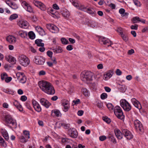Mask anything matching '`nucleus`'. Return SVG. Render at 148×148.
Returning a JSON list of instances; mask_svg holds the SVG:
<instances>
[{"mask_svg": "<svg viewBox=\"0 0 148 148\" xmlns=\"http://www.w3.org/2000/svg\"><path fill=\"white\" fill-rule=\"evenodd\" d=\"M1 79L2 80H5L6 83L9 82V77H8V75L5 73H3L1 75Z\"/></svg>", "mask_w": 148, "mask_h": 148, "instance_id": "6ab92c4d", "label": "nucleus"}, {"mask_svg": "<svg viewBox=\"0 0 148 148\" xmlns=\"http://www.w3.org/2000/svg\"><path fill=\"white\" fill-rule=\"evenodd\" d=\"M40 103L43 106L47 108L51 105V103L47 99L44 98H42L40 100Z\"/></svg>", "mask_w": 148, "mask_h": 148, "instance_id": "ddd939ff", "label": "nucleus"}, {"mask_svg": "<svg viewBox=\"0 0 148 148\" xmlns=\"http://www.w3.org/2000/svg\"><path fill=\"white\" fill-rule=\"evenodd\" d=\"M66 49L68 51H71L73 49V46L69 45L66 47Z\"/></svg>", "mask_w": 148, "mask_h": 148, "instance_id": "4d7b16f0", "label": "nucleus"}, {"mask_svg": "<svg viewBox=\"0 0 148 148\" xmlns=\"http://www.w3.org/2000/svg\"><path fill=\"white\" fill-rule=\"evenodd\" d=\"M32 103L34 108V106H37V105L39 104L34 99L32 100Z\"/></svg>", "mask_w": 148, "mask_h": 148, "instance_id": "052dcab7", "label": "nucleus"}, {"mask_svg": "<svg viewBox=\"0 0 148 148\" xmlns=\"http://www.w3.org/2000/svg\"><path fill=\"white\" fill-rule=\"evenodd\" d=\"M63 16L64 17L68 18L70 16V14L69 11H66L65 12H63L62 13Z\"/></svg>", "mask_w": 148, "mask_h": 148, "instance_id": "58836bf2", "label": "nucleus"}, {"mask_svg": "<svg viewBox=\"0 0 148 148\" xmlns=\"http://www.w3.org/2000/svg\"><path fill=\"white\" fill-rule=\"evenodd\" d=\"M18 17V14H12L10 16V20L12 21L17 18Z\"/></svg>", "mask_w": 148, "mask_h": 148, "instance_id": "ea45409f", "label": "nucleus"}, {"mask_svg": "<svg viewBox=\"0 0 148 148\" xmlns=\"http://www.w3.org/2000/svg\"><path fill=\"white\" fill-rule=\"evenodd\" d=\"M82 92L85 96H88L89 95L90 93L88 91L86 88H82Z\"/></svg>", "mask_w": 148, "mask_h": 148, "instance_id": "2f4dec72", "label": "nucleus"}, {"mask_svg": "<svg viewBox=\"0 0 148 148\" xmlns=\"http://www.w3.org/2000/svg\"><path fill=\"white\" fill-rule=\"evenodd\" d=\"M103 120L108 123H109L111 122V120L106 116L103 117Z\"/></svg>", "mask_w": 148, "mask_h": 148, "instance_id": "c03bdc74", "label": "nucleus"}, {"mask_svg": "<svg viewBox=\"0 0 148 148\" xmlns=\"http://www.w3.org/2000/svg\"><path fill=\"white\" fill-rule=\"evenodd\" d=\"M134 124L135 128L138 132H142L143 131V128L142 124L138 120L134 121Z\"/></svg>", "mask_w": 148, "mask_h": 148, "instance_id": "0eeeda50", "label": "nucleus"}, {"mask_svg": "<svg viewBox=\"0 0 148 148\" xmlns=\"http://www.w3.org/2000/svg\"><path fill=\"white\" fill-rule=\"evenodd\" d=\"M113 74V71L112 70L107 72L104 75V77L106 79H108L111 77Z\"/></svg>", "mask_w": 148, "mask_h": 148, "instance_id": "5701e85b", "label": "nucleus"}, {"mask_svg": "<svg viewBox=\"0 0 148 148\" xmlns=\"http://www.w3.org/2000/svg\"><path fill=\"white\" fill-rule=\"evenodd\" d=\"M16 60L14 57L10 56V64H11L12 65L15 64H16ZM12 66L10 65V67Z\"/></svg>", "mask_w": 148, "mask_h": 148, "instance_id": "a878e982", "label": "nucleus"}, {"mask_svg": "<svg viewBox=\"0 0 148 148\" xmlns=\"http://www.w3.org/2000/svg\"><path fill=\"white\" fill-rule=\"evenodd\" d=\"M33 3L36 6L39 7L42 2L34 0L33 1Z\"/></svg>", "mask_w": 148, "mask_h": 148, "instance_id": "a19ab883", "label": "nucleus"}, {"mask_svg": "<svg viewBox=\"0 0 148 148\" xmlns=\"http://www.w3.org/2000/svg\"><path fill=\"white\" fill-rule=\"evenodd\" d=\"M92 75V73L90 71H84L81 75V79L84 81H91Z\"/></svg>", "mask_w": 148, "mask_h": 148, "instance_id": "7ed1b4c3", "label": "nucleus"}, {"mask_svg": "<svg viewBox=\"0 0 148 148\" xmlns=\"http://www.w3.org/2000/svg\"><path fill=\"white\" fill-rule=\"evenodd\" d=\"M21 135L26 138L29 139L30 138L29 132L28 131H24L23 134Z\"/></svg>", "mask_w": 148, "mask_h": 148, "instance_id": "e433bc0d", "label": "nucleus"}, {"mask_svg": "<svg viewBox=\"0 0 148 148\" xmlns=\"http://www.w3.org/2000/svg\"><path fill=\"white\" fill-rule=\"evenodd\" d=\"M39 86L41 90L46 94L50 95H54L55 91L53 85L49 82L45 81H39Z\"/></svg>", "mask_w": 148, "mask_h": 148, "instance_id": "f257e3e1", "label": "nucleus"}, {"mask_svg": "<svg viewBox=\"0 0 148 148\" xmlns=\"http://www.w3.org/2000/svg\"><path fill=\"white\" fill-rule=\"evenodd\" d=\"M1 133L2 136L6 140L9 139V136L7 131L4 129H1Z\"/></svg>", "mask_w": 148, "mask_h": 148, "instance_id": "aec40b11", "label": "nucleus"}, {"mask_svg": "<svg viewBox=\"0 0 148 148\" xmlns=\"http://www.w3.org/2000/svg\"><path fill=\"white\" fill-rule=\"evenodd\" d=\"M36 29L41 36H43L45 35V32L44 30L40 27L38 26L36 27Z\"/></svg>", "mask_w": 148, "mask_h": 148, "instance_id": "4be33fe9", "label": "nucleus"}, {"mask_svg": "<svg viewBox=\"0 0 148 148\" xmlns=\"http://www.w3.org/2000/svg\"><path fill=\"white\" fill-rule=\"evenodd\" d=\"M72 3L76 7H77L79 5L78 3L75 1V0H72Z\"/></svg>", "mask_w": 148, "mask_h": 148, "instance_id": "13d9d810", "label": "nucleus"}, {"mask_svg": "<svg viewBox=\"0 0 148 148\" xmlns=\"http://www.w3.org/2000/svg\"><path fill=\"white\" fill-rule=\"evenodd\" d=\"M123 29L121 27H118L117 28V30H116V31L118 32L119 33V35H120L122 34L123 33V32H122Z\"/></svg>", "mask_w": 148, "mask_h": 148, "instance_id": "5fc2aeb1", "label": "nucleus"}, {"mask_svg": "<svg viewBox=\"0 0 148 148\" xmlns=\"http://www.w3.org/2000/svg\"><path fill=\"white\" fill-rule=\"evenodd\" d=\"M97 106L100 108H101L103 107V104L102 103L98 102L97 105Z\"/></svg>", "mask_w": 148, "mask_h": 148, "instance_id": "338daca9", "label": "nucleus"}, {"mask_svg": "<svg viewBox=\"0 0 148 148\" xmlns=\"http://www.w3.org/2000/svg\"><path fill=\"white\" fill-rule=\"evenodd\" d=\"M62 43L64 45H66L69 44L68 40L65 38H62L61 39Z\"/></svg>", "mask_w": 148, "mask_h": 148, "instance_id": "37998d69", "label": "nucleus"}, {"mask_svg": "<svg viewBox=\"0 0 148 148\" xmlns=\"http://www.w3.org/2000/svg\"><path fill=\"white\" fill-rule=\"evenodd\" d=\"M140 18L136 16L134 17L132 20L133 23H136L137 21H139Z\"/></svg>", "mask_w": 148, "mask_h": 148, "instance_id": "8fccbe9b", "label": "nucleus"}, {"mask_svg": "<svg viewBox=\"0 0 148 148\" xmlns=\"http://www.w3.org/2000/svg\"><path fill=\"white\" fill-rule=\"evenodd\" d=\"M135 5L138 6H140L141 5L140 2L138 0H133Z\"/></svg>", "mask_w": 148, "mask_h": 148, "instance_id": "603ef678", "label": "nucleus"}, {"mask_svg": "<svg viewBox=\"0 0 148 148\" xmlns=\"http://www.w3.org/2000/svg\"><path fill=\"white\" fill-rule=\"evenodd\" d=\"M14 104L16 107L21 112L23 110V109L22 107V106L18 103L17 101H15L14 102Z\"/></svg>", "mask_w": 148, "mask_h": 148, "instance_id": "393cba45", "label": "nucleus"}, {"mask_svg": "<svg viewBox=\"0 0 148 148\" xmlns=\"http://www.w3.org/2000/svg\"><path fill=\"white\" fill-rule=\"evenodd\" d=\"M99 40L100 43L101 42H103V44L106 45L108 47L111 46V42L109 39L103 37H100L99 38Z\"/></svg>", "mask_w": 148, "mask_h": 148, "instance_id": "9d476101", "label": "nucleus"}, {"mask_svg": "<svg viewBox=\"0 0 148 148\" xmlns=\"http://www.w3.org/2000/svg\"><path fill=\"white\" fill-rule=\"evenodd\" d=\"M47 55L51 58H52L53 53L50 51H48L47 52Z\"/></svg>", "mask_w": 148, "mask_h": 148, "instance_id": "680f3d73", "label": "nucleus"}, {"mask_svg": "<svg viewBox=\"0 0 148 148\" xmlns=\"http://www.w3.org/2000/svg\"><path fill=\"white\" fill-rule=\"evenodd\" d=\"M116 74L118 75H120L122 74L121 71L119 69H117L116 71Z\"/></svg>", "mask_w": 148, "mask_h": 148, "instance_id": "e2e57ef3", "label": "nucleus"}, {"mask_svg": "<svg viewBox=\"0 0 148 148\" xmlns=\"http://www.w3.org/2000/svg\"><path fill=\"white\" fill-rule=\"evenodd\" d=\"M27 98L25 95H23L21 96L20 98V99L22 101H24L27 99Z\"/></svg>", "mask_w": 148, "mask_h": 148, "instance_id": "6e6d98bb", "label": "nucleus"}, {"mask_svg": "<svg viewBox=\"0 0 148 148\" xmlns=\"http://www.w3.org/2000/svg\"><path fill=\"white\" fill-rule=\"evenodd\" d=\"M121 106L125 111H129L131 109V106L125 99H122L120 101Z\"/></svg>", "mask_w": 148, "mask_h": 148, "instance_id": "20e7f679", "label": "nucleus"}, {"mask_svg": "<svg viewBox=\"0 0 148 148\" xmlns=\"http://www.w3.org/2000/svg\"><path fill=\"white\" fill-rule=\"evenodd\" d=\"M121 86L122 87H120V88L122 92H125L126 89V87L125 86L122 85Z\"/></svg>", "mask_w": 148, "mask_h": 148, "instance_id": "774afa93", "label": "nucleus"}, {"mask_svg": "<svg viewBox=\"0 0 148 148\" xmlns=\"http://www.w3.org/2000/svg\"><path fill=\"white\" fill-rule=\"evenodd\" d=\"M122 133L125 137L128 140H130L133 138L132 133L127 129H123Z\"/></svg>", "mask_w": 148, "mask_h": 148, "instance_id": "423d86ee", "label": "nucleus"}, {"mask_svg": "<svg viewBox=\"0 0 148 148\" xmlns=\"http://www.w3.org/2000/svg\"><path fill=\"white\" fill-rule=\"evenodd\" d=\"M10 7L13 9L16 10L17 9L18 7L17 5L14 3L10 1Z\"/></svg>", "mask_w": 148, "mask_h": 148, "instance_id": "7c9ffc66", "label": "nucleus"}, {"mask_svg": "<svg viewBox=\"0 0 148 148\" xmlns=\"http://www.w3.org/2000/svg\"><path fill=\"white\" fill-rule=\"evenodd\" d=\"M18 138L20 140V142L23 143H25L27 142L28 141V138H26L25 137L23 136L22 135L19 136L18 137Z\"/></svg>", "mask_w": 148, "mask_h": 148, "instance_id": "bb28decb", "label": "nucleus"}, {"mask_svg": "<svg viewBox=\"0 0 148 148\" xmlns=\"http://www.w3.org/2000/svg\"><path fill=\"white\" fill-rule=\"evenodd\" d=\"M18 60L19 64L24 66H26L29 64L30 60L25 56L21 55L18 57Z\"/></svg>", "mask_w": 148, "mask_h": 148, "instance_id": "f03ea898", "label": "nucleus"}, {"mask_svg": "<svg viewBox=\"0 0 148 148\" xmlns=\"http://www.w3.org/2000/svg\"><path fill=\"white\" fill-rule=\"evenodd\" d=\"M114 112L118 118L122 119L124 118V115L122 110L120 106H116L114 108Z\"/></svg>", "mask_w": 148, "mask_h": 148, "instance_id": "39448f33", "label": "nucleus"}, {"mask_svg": "<svg viewBox=\"0 0 148 148\" xmlns=\"http://www.w3.org/2000/svg\"><path fill=\"white\" fill-rule=\"evenodd\" d=\"M131 101L134 106L139 110L141 108V106L139 102L135 98H132Z\"/></svg>", "mask_w": 148, "mask_h": 148, "instance_id": "4468645a", "label": "nucleus"}, {"mask_svg": "<svg viewBox=\"0 0 148 148\" xmlns=\"http://www.w3.org/2000/svg\"><path fill=\"white\" fill-rule=\"evenodd\" d=\"M16 120L10 116V127L16 128Z\"/></svg>", "mask_w": 148, "mask_h": 148, "instance_id": "f3484780", "label": "nucleus"}, {"mask_svg": "<svg viewBox=\"0 0 148 148\" xmlns=\"http://www.w3.org/2000/svg\"><path fill=\"white\" fill-rule=\"evenodd\" d=\"M107 106L110 110H112L114 108V106L111 103H108L107 105Z\"/></svg>", "mask_w": 148, "mask_h": 148, "instance_id": "09e8293b", "label": "nucleus"}, {"mask_svg": "<svg viewBox=\"0 0 148 148\" xmlns=\"http://www.w3.org/2000/svg\"><path fill=\"white\" fill-rule=\"evenodd\" d=\"M18 34L21 37L23 38H25L27 36V33L26 32L23 31H20L18 32Z\"/></svg>", "mask_w": 148, "mask_h": 148, "instance_id": "c756f323", "label": "nucleus"}, {"mask_svg": "<svg viewBox=\"0 0 148 148\" xmlns=\"http://www.w3.org/2000/svg\"><path fill=\"white\" fill-rule=\"evenodd\" d=\"M34 108L35 110L38 112H40L41 110V108L39 104L36 106H34Z\"/></svg>", "mask_w": 148, "mask_h": 148, "instance_id": "79ce46f5", "label": "nucleus"}, {"mask_svg": "<svg viewBox=\"0 0 148 148\" xmlns=\"http://www.w3.org/2000/svg\"><path fill=\"white\" fill-rule=\"evenodd\" d=\"M86 10V11L85 12L88 13L90 14L95 15L96 14V12L94 9L92 8H87Z\"/></svg>", "mask_w": 148, "mask_h": 148, "instance_id": "b1692460", "label": "nucleus"}, {"mask_svg": "<svg viewBox=\"0 0 148 148\" xmlns=\"http://www.w3.org/2000/svg\"><path fill=\"white\" fill-rule=\"evenodd\" d=\"M62 106L64 107L63 111L65 112L67 111L69 108V101L67 100H64L63 101Z\"/></svg>", "mask_w": 148, "mask_h": 148, "instance_id": "2eb2a0df", "label": "nucleus"}, {"mask_svg": "<svg viewBox=\"0 0 148 148\" xmlns=\"http://www.w3.org/2000/svg\"><path fill=\"white\" fill-rule=\"evenodd\" d=\"M16 41V38L10 35V44H14Z\"/></svg>", "mask_w": 148, "mask_h": 148, "instance_id": "473e14b6", "label": "nucleus"}, {"mask_svg": "<svg viewBox=\"0 0 148 148\" xmlns=\"http://www.w3.org/2000/svg\"><path fill=\"white\" fill-rule=\"evenodd\" d=\"M108 138H111L112 140V141L113 140V143H116V139H115L114 138V137L113 136H109Z\"/></svg>", "mask_w": 148, "mask_h": 148, "instance_id": "69168bd1", "label": "nucleus"}, {"mask_svg": "<svg viewBox=\"0 0 148 148\" xmlns=\"http://www.w3.org/2000/svg\"><path fill=\"white\" fill-rule=\"evenodd\" d=\"M52 50L55 53H60L63 51V50L61 47L59 46H56L55 48H53Z\"/></svg>", "mask_w": 148, "mask_h": 148, "instance_id": "412c9836", "label": "nucleus"}, {"mask_svg": "<svg viewBox=\"0 0 148 148\" xmlns=\"http://www.w3.org/2000/svg\"><path fill=\"white\" fill-rule=\"evenodd\" d=\"M119 13L122 14V15H124L125 12V10L123 8H121L119 10Z\"/></svg>", "mask_w": 148, "mask_h": 148, "instance_id": "0e129e2a", "label": "nucleus"}, {"mask_svg": "<svg viewBox=\"0 0 148 148\" xmlns=\"http://www.w3.org/2000/svg\"><path fill=\"white\" fill-rule=\"evenodd\" d=\"M68 133L70 136L73 138H76L78 135L77 131L75 128H73L68 130Z\"/></svg>", "mask_w": 148, "mask_h": 148, "instance_id": "6e6552de", "label": "nucleus"}, {"mask_svg": "<svg viewBox=\"0 0 148 148\" xmlns=\"http://www.w3.org/2000/svg\"><path fill=\"white\" fill-rule=\"evenodd\" d=\"M18 24L20 27L24 28H27L28 26V22L23 20L19 21Z\"/></svg>", "mask_w": 148, "mask_h": 148, "instance_id": "a211bd4d", "label": "nucleus"}, {"mask_svg": "<svg viewBox=\"0 0 148 148\" xmlns=\"http://www.w3.org/2000/svg\"><path fill=\"white\" fill-rule=\"evenodd\" d=\"M34 61L37 64L43 65L45 62V60L40 56H36L35 57Z\"/></svg>", "mask_w": 148, "mask_h": 148, "instance_id": "9b49d317", "label": "nucleus"}, {"mask_svg": "<svg viewBox=\"0 0 148 148\" xmlns=\"http://www.w3.org/2000/svg\"><path fill=\"white\" fill-rule=\"evenodd\" d=\"M18 79L20 80V82L22 83H25L26 82V77L23 73L19 72L16 74Z\"/></svg>", "mask_w": 148, "mask_h": 148, "instance_id": "1a4fd4ad", "label": "nucleus"}, {"mask_svg": "<svg viewBox=\"0 0 148 148\" xmlns=\"http://www.w3.org/2000/svg\"><path fill=\"white\" fill-rule=\"evenodd\" d=\"M114 132L115 135L117 138L119 139H121L123 138V134L122 132L121 131L118 129H115L114 130Z\"/></svg>", "mask_w": 148, "mask_h": 148, "instance_id": "dca6fc26", "label": "nucleus"}, {"mask_svg": "<svg viewBox=\"0 0 148 148\" xmlns=\"http://www.w3.org/2000/svg\"><path fill=\"white\" fill-rule=\"evenodd\" d=\"M138 25L135 24L134 25H132L131 26L130 28L132 29L137 30L138 29Z\"/></svg>", "mask_w": 148, "mask_h": 148, "instance_id": "864d4df0", "label": "nucleus"}, {"mask_svg": "<svg viewBox=\"0 0 148 148\" xmlns=\"http://www.w3.org/2000/svg\"><path fill=\"white\" fill-rule=\"evenodd\" d=\"M22 5L28 12H33V9L31 6L25 1H23L22 3Z\"/></svg>", "mask_w": 148, "mask_h": 148, "instance_id": "f8f14e48", "label": "nucleus"}, {"mask_svg": "<svg viewBox=\"0 0 148 148\" xmlns=\"http://www.w3.org/2000/svg\"><path fill=\"white\" fill-rule=\"evenodd\" d=\"M106 139V137L104 136H101L99 137V140L101 141H103Z\"/></svg>", "mask_w": 148, "mask_h": 148, "instance_id": "bf43d9fd", "label": "nucleus"}, {"mask_svg": "<svg viewBox=\"0 0 148 148\" xmlns=\"http://www.w3.org/2000/svg\"><path fill=\"white\" fill-rule=\"evenodd\" d=\"M25 105L27 108L28 109L31 110L32 108L30 105V103L29 102L27 101L25 103Z\"/></svg>", "mask_w": 148, "mask_h": 148, "instance_id": "a18cd8bd", "label": "nucleus"}, {"mask_svg": "<svg viewBox=\"0 0 148 148\" xmlns=\"http://www.w3.org/2000/svg\"><path fill=\"white\" fill-rule=\"evenodd\" d=\"M28 34L29 38L31 39H34L35 37V34L32 31L29 32Z\"/></svg>", "mask_w": 148, "mask_h": 148, "instance_id": "c9c22d12", "label": "nucleus"}, {"mask_svg": "<svg viewBox=\"0 0 148 148\" xmlns=\"http://www.w3.org/2000/svg\"><path fill=\"white\" fill-rule=\"evenodd\" d=\"M108 95L106 93H103L101 95V98L102 99H104L107 98Z\"/></svg>", "mask_w": 148, "mask_h": 148, "instance_id": "de8ad7c7", "label": "nucleus"}, {"mask_svg": "<svg viewBox=\"0 0 148 148\" xmlns=\"http://www.w3.org/2000/svg\"><path fill=\"white\" fill-rule=\"evenodd\" d=\"M4 121L7 124L9 123V116L8 115H6L5 117Z\"/></svg>", "mask_w": 148, "mask_h": 148, "instance_id": "3c124183", "label": "nucleus"}, {"mask_svg": "<svg viewBox=\"0 0 148 148\" xmlns=\"http://www.w3.org/2000/svg\"><path fill=\"white\" fill-rule=\"evenodd\" d=\"M42 41L41 39H37L35 41V43L37 46L42 47L44 46V44L42 42Z\"/></svg>", "mask_w": 148, "mask_h": 148, "instance_id": "cd10ccee", "label": "nucleus"}, {"mask_svg": "<svg viewBox=\"0 0 148 148\" xmlns=\"http://www.w3.org/2000/svg\"><path fill=\"white\" fill-rule=\"evenodd\" d=\"M40 9L42 11H45L46 10V7L45 5L42 3L41 5L39 7Z\"/></svg>", "mask_w": 148, "mask_h": 148, "instance_id": "49530a36", "label": "nucleus"}, {"mask_svg": "<svg viewBox=\"0 0 148 148\" xmlns=\"http://www.w3.org/2000/svg\"><path fill=\"white\" fill-rule=\"evenodd\" d=\"M52 26H53V27H51L52 28L51 29V32L54 33H58L59 31L58 28L54 25H52Z\"/></svg>", "mask_w": 148, "mask_h": 148, "instance_id": "c85d7f7f", "label": "nucleus"}, {"mask_svg": "<svg viewBox=\"0 0 148 148\" xmlns=\"http://www.w3.org/2000/svg\"><path fill=\"white\" fill-rule=\"evenodd\" d=\"M78 9H79L81 10L86 12V11L87 8L85 7L84 5H78L77 7Z\"/></svg>", "mask_w": 148, "mask_h": 148, "instance_id": "4c0bfd02", "label": "nucleus"}, {"mask_svg": "<svg viewBox=\"0 0 148 148\" xmlns=\"http://www.w3.org/2000/svg\"><path fill=\"white\" fill-rule=\"evenodd\" d=\"M52 114L54 113L55 115L57 116H59L60 114V111L57 110H53L51 111Z\"/></svg>", "mask_w": 148, "mask_h": 148, "instance_id": "f704fd0d", "label": "nucleus"}, {"mask_svg": "<svg viewBox=\"0 0 148 148\" xmlns=\"http://www.w3.org/2000/svg\"><path fill=\"white\" fill-rule=\"evenodd\" d=\"M123 40L125 41H127L128 40V37L127 34H124L123 33L120 35Z\"/></svg>", "mask_w": 148, "mask_h": 148, "instance_id": "72a5a7b5", "label": "nucleus"}]
</instances>
